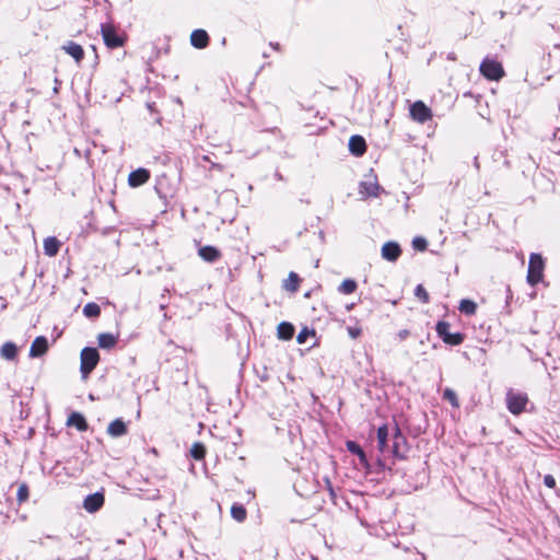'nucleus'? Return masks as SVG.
<instances>
[{"label": "nucleus", "mask_w": 560, "mask_h": 560, "mask_svg": "<svg viewBox=\"0 0 560 560\" xmlns=\"http://www.w3.org/2000/svg\"><path fill=\"white\" fill-rule=\"evenodd\" d=\"M149 177H128V184L132 188L142 186Z\"/></svg>", "instance_id": "33"}, {"label": "nucleus", "mask_w": 560, "mask_h": 560, "mask_svg": "<svg viewBox=\"0 0 560 560\" xmlns=\"http://www.w3.org/2000/svg\"><path fill=\"white\" fill-rule=\"evenodd\" d=\"M0 355L5 360H15L18 357V347L12 341L4 342L0 348Z\"/></svg>", "instance_id": "20"}, {"label": "nucleus", "mask_w": 560, "mask_h": 560, "mask_svg": "<svg viewBox=\"0 0 560 560\" xmlns=\"http://www.w3.org/2000/svg\"><path fill=\"white\" fill-rule=\"evenodd\" d=\"M270 46H271L273 49H278V48H279V44H278V43H276V44L270 43Z\"/></svg>", "instance_id": "45"}, {"label": "nucleus", "mask_w": 560, "mask_h": 560, "mask_svg": "<svg viewBox=\"0 0 560 560\" xmlns=\"http://www.w3.org/2000/svg\"><path fill=\"white\" fill-rule=\"evenodd\" d=\"M162 186V180H159L155 185L156 189H160V187Z\"/></svg>", "instance_id": "46"}, {"label": "nucleus", "mask_w": 560, "mask_h": 560, "mask_svg": "<svg viewBox=\"0 0 560 560\" xmlns=\"http://www.w3.org/2000/svg\"><path fill=\"white\" fill-rule=\"evenodd\" d=\"M61 50H63L67 55L73 58V60L80 65L84 59V49L80 44H77L73 40H68L61 46Z\"/></svg>", "instance_id": "9"}, {"label": "nucleus", "mask_w": 560, "mask_h": 560, "mask_svg": "<svg viewBox=\"0 0 560 560\" xmlns=\"http://www.w3.org/2000/svg\"><path fill=\"white\" fill-rule=\"evenodd\" d=\"M105 502V497L102 492H95L93 494H89L83 501V508L85 511L90 513L97 512Z\"/></svg>", "instance_id": "10"}, {"label": "nucleus", "mask_w": 560, "mask_h": 560, "mask_svg": "<svg viewBox=\"0 0 560 560\" xmlns=\"http://www.w3.org/2000/svg\"><path fill=\"white\" fill-rule=\"evenodd\" d=\"M129 175H137V176H140V175H149V172L144 168H139L137 171H132L130 172Z\"/></svg>", "instance_id": "40"}, {"label": "nucleus", "mask_w": 560, "mask_h": 560, "mask_svg": "<svg viewBox=\"0 0 560 560\" xmlns=\"http://www.w3.org/2000/svg\"><path fill=\"white\" fill-rule=\"evenodd\" d=\"M347 331L349 334V336L352 338V339H355L358 338L360 335H361V328L359 327H348L347 328Z\"/></svg>", "instance_id": "39"}, {"label": "nucleus", "mask_w": 560, "mask_h": 560, "mask_svg": "<svg viewBox=\"0 0 560 560\" xmlns=\"http://www.w3.org/2000/svg\"><path fill=\"white\" fill-rule=\"evenodd\" d=\"M190 43L195 48H206L209 43V35L205 30H195L190 34Z\"/></svg>", "instance_id": "16"}, {"label": "nucleus", "mask_w": 560, "mask_h": 560, "mask_svg": "<svg viewBox=\"0 0 560 560\" xmlns=\"http://www.w3.org/2000/svg\"><path fill=\"white\" fill-rule=\"evenodd\" d=\"M405 443V438L400 433L399 429H396L395 435H394V442L393 445L389 447V453H392L394 456L400 457V444Z\"/></svg>", "instance_id": "22"}, {"label": "nucleus", "mask_w": 560, "mask_h": 560, "mask_svg": "<svg viewBox=\"0 0 560 560\" xmlns=\"http://www.w3.org/2000/svg\"><path fill=\"white\" fill-rule=\"evenodd\" d=\"M359 458H360V462L361 464L363 465H368V459H366V456H365V453L363 452V450L361 451V453L358 454Z\"/></svg>", "instance_id": "42"}, {"label": "nucleus", "mask_w": 560, "mask_h": 560, "mask_svg": "<svg viewBox=\"0 0 560 560\" xmlns=\"http://www.w3.org/2000/svg\"><path fill=\"white\" fill-rule=\"evenodd\" d=\"M231 515L237 522H243L246 518V509L242 504H233L231 508Z\"/></svg>", "instance_id": "27"}, {"label": "nucleus", "mask_w": 560, "mask_h": 560, "mask_svg": "<svg viewBox=\"0 0 560 560\" xmlns=\"http://www.w3.org/2000/svg\"><path fill=\"white\" fill-rule=\"evenodd\" d=\"M327 482H328V486H329V492H330L331 495H334V490H332V488L330 486V482L329 481H327Z\"/></svg>", "instance_id": "47"}, {"label": "nucleus", "mask_w": 560, "mask_h": 560, "mask_svg": "<svg viewBox=\"0 0 560 560\" xmlns=\"http://www.w3.org/2000/svg\"><path fill=\"white\" fill-rule=\"evenodd\" d=\"M30 498V488L25 482L20 483L18 493H16V501L19 505H22L25 503Z\"/></svg>", "instance_id": "26"}, {"label": "nucleus", "mask_w": 560, "mask_h": 560, "mask_svg": "<svg viewBox=\"0 0 560 560\" xmlns=\"http://www.w3.org/2000/svg\"><path fill=\"white\" fill-rule=\"evenodd\" d=\"M211 253H212V262H213L215 260V258L219 257L220 253L214 247H212Z\"/></svg>", "instance_id": "44"}, {"label": "nucleus", "mask_w": 560, "mask_h": 560, "mask_svg": "<svg viewBox=\"0 0 560 560\" xmlns=\"http://www.w3.org/2000/svg\"><path fill=\"white\" fill-rule=\"evenodd\" d=\"M100 32L105 46L109 49L124 47L127 43L128 36L126 33L119 31V28L110 22L101 24Z\"/></svg>", "instance_id": "1"}, {"label": "nucleus", "mask_w": 560, "mask_h": 560, "mask_svg": "<svg viewBox=\"0 0 560 560\" xmlns=\"http://www.w3.org/2000/svg\"><path fill=\"white\" fill-rule=\"evenodd\" d=\"M411 118L420 124H424L432 117V110L422 101H417L410 106Z\"/></svg>", "instance_id": "7"}, {"label": "nucleus", "mask_w": 560, "mask_h": 560, "mask_svg": "<svg viewBox=\"0 0 560 560\" xmlns=\"http://www.w3.org/2000/svg\"><path fill=\"white\" fill-rule=\"evenodd\" d=\"M544 483L546 487L553 489L556 487V479L552 475H546L544 477Z\"/></svg>", "instance_id": "37"}, {"label": "nucleus", "mask_w": 560, "mask_h": 560, "mask_svg": "<svg viewBox=\"0 0 560 560\" xmlns=\"http://www.w3.org/2000/svg\"><path fill=\"white\" fill-rule=\"evenodd\" d=\"M376 178L377 177H370L368 180L360 183L359 194L362 198L376 197L378 195L381 187Z\"/></svg>", "instance_id": "8"}, {"label": "nucleus", "mask_w": 560, "mask_h": 560, "mask_svg": "<svg viewBox=\"0 0 560 560\" xmlns=\"http://www.w3.org/2000/svg\"><path fill=\"white\" fill-rule=\"evenodd\" d=\"M83 314L89 318H96L101 315V307L97 303L90 302L84 305Z\"/></svg>", "instance_id": "25"}, {"label": "nucleus", "mask_w": 560, "mask_h": 560, "mask_svg": "<svg viewBox=\"0 0 560 560\" xmlns=\"http://www.w3.org/2000/svg\"><path fill=\"white\" fill-rule=\"evenodd\" d=\"M347 448L350 453L355 454V455H358L362 451L361 446L353 441L347 442Z\"/></svg>", "instance_id": "36"}, {"label": "nucleus", "mask_w": 560, "mask_h": 560, "mask_svg": "<svg viewBox=\"0 0 560 560\" xmlns=\"http://www.w3.org/2000/svg\"><path fill=\"white\" fill-rule=\"evenodd\" d=\"M277 334L280 339L289 340L293 337L294 327L290 323L282 322L278 325Z\"/></svg>", "instance_id": "21"}, {"label": "nucleus", "mask_w": 560, "mask_h": 560, "mask_svg": "<svg viewBox=\"0 0 560 560\" xmlns=\"http://www.w3.org/2000/svg\"><path fill=\"white\" fill-rule=\"evenodd\" d=\"M545 269V261L541 255L533 253L529 256L527 282L530 285H536L542 280Z\"/></svg>", "instance_id": "3"}, {"label": "nucleus", "mask_w": 560, "mask_h": 560, "mask_svg": "<svg viewBox=\"0 0 560 560\" xmlns=\"http://www.w3.org/2000/svg\"><path fill=\"white\" fill-rule=\"evenodd\" d=\"M349 151L355 155L361 156L366 151V141L362 136L353 135L349 139Z\"/></svg>", "instance_id": "12"}, {"label": "nucleus", "mask_w": 560, "mask_h": 560, "mask_svg": "<svg viewBox=\"0 0 560 560\" xmlns=\"http://www.w3.org/2000/svg\"><path fill=\"white\" fill-rule=\"evenodd\" d=\"M412 245L418 250H424L427 248V241L423 237H416L412 241Z\"/></svg>", "instance_id": "35"}, {"label": "nucleus", "mask_w": 560, "mask_h": 560, "mask_svg": "<svg viewBox=\"0 0 560 560\" xmlns=\"http://www.w3.org/2000/svg\"><path fill=\"white\" fill-rule=\"evenodd\" d=\"M300 283V278L295 272H290L288 279L283 282V288L290 292H296Z\"/></svg>", "instance_id": "23"}, {"label": "nucleus", "mask_w": 560, "mask_h": 560, "mask_svg": "<svg viewBox=\"0 0 560 560\" xmlns=\"http://www.w3.org/2000/svg\"><path fill=\"white\" fill-rule=\"evenodd\" d=\"M128 433V427L122 419L117 418L113 420L107 427V434L112 438H120Z\"/></svg>", "instance_id": "14"}, {"label": "nucleus", "mask_w": 560, "mask_h": 560, "mask_svg": "<svg viewBox=\"0 0 560 560\" xmlns=\"http://www.w3.org/2000/svg\"><path fill=\"white\" fill-rule=\"evenodd\" d=\"M458 310L463 314L474 315L477 311V304L471 300L464 299L460 301Z\"/></svg>", "instance_id": "24"}, {"label": "nucleus", "mask_w": 560, "mask_h": 560, "mask_svg": "<svg viewBox=\"0 0 560 560\" xmlns=\"http://www.w3.org/2000/svg\"><path fill=\"white\" fill-rule=\"evenodd\" d=\"M101 360L100 353L96 348L85 347L80 353V372L83 378L94 371Z\"/></svg>", "instance_id": "2"}, {"label": "nucleus", "mask_w": 560, "mask_h": 560, "mask_svg": "<svg viewBox=\"0 0 560 560\" xmlns=\"http://www.w3.org/2000/svg\"><path fill=\"white\" fill-rule=\"evenodd\" d=\"M415 295L423 303L429 302V294L422 284H418L415 290Z\"/></svg>", "instance_id": "31"}, {"label": "nucleus", "mask_w": 560, "mask_h": 560, "mask_svg": "<svg viewBox=\"0 0 560 560\" xmlns=\"http://www.w3.org/2000/svg\"><path fill=\"white\" fill-rule=\"evenodd\" d=\"M98 347L102 349H113L118 342V335L112 332H101L97 336Z\"/></svg>", "instance_id": "17"}, {"label": "nucleus", "mask_w": 560, "mask_h": 560, "mask_svg": "<svg viewBox=\"0 0 560 560\" xmlns=\"http://www.w3.org/2000/svg\"><path fill=\"white\" fill-rule=\"evenodd\" d=\"M61 243L55 236H49L44 240V253L49 257H54L58 254Z\"/></svg>", "instance_id": "18"}, {"label": "nucleus", "mask_w": 560, "mask_h": 560, "mask_svg": "<svg viewBox=\"0 0 560 560\" xmlns=\"http://www.w3.org/2000/svg\"><path fill=\"white\" fill-rule=\"evenodd\" d=\"M357 290V282L352 279H346L341 282L338 291L342 294H351Z\"/></svg>", "instance_id": "28"}, {"label": "nucleus", "mask_w": 560, "mask_h": 560, "mask_svg": "<svg viewBox=\"0 0 560 560\" xmlns=\"http://www.w3.org/2000/svg\"><path fill=\"white\" fill-rule=\"evenodd\" d=\"M68 427H74L79 432H85L89 424L84 416L80 412L73 411L67 419Z\"/></svg>", "instance_id": "15"}, {"label": "nucleus", "mask_w": 560, "mask_h": 560, "mask_svg": "<svg viewBox=\"0 0 560 560\" xmlns=\"http://www.w3.org/2000/svg\"><path fill=\"white\" fill-rule=\"evenodd\" d=\"M211 167H212V172H218V173L222 172V166L219 163L212 162Z\"/></svg>", "instance_id": "43"}, {"label": "nucleus", "mask_w": 560, "mask_h": 560, "mask_svg": "<svg viewBox=\"0 0 560 560\" xmlns=\"http://www.w3.org/2000/svg\"><path fill=\"white\" fill-rule=\"evenodd\" d=\"M409 330L402 329L397 334V337L399 338V340H404L409 336Z\"/></svg>", "instance_id": "41"}, {"label": "nucleus", "mask_w": 560, "mask_h": 560, "mask_svg": "<svg viewBox=\"0 0 560 560\" xmlns=\"http://www.w3.org/2000/svg\"><path fill=\"white\" fill-rule=\"evenodd\" d=\"M310 335H314V331L308 330L307 328H303L296 336V341L299 343H304Z\"/></svg>", "instance_id": "34"}, {"label": "nucleus", "mask_w": 560, "mask_h": 560, "mask_svg": "<svg viewBox=\"0 0 560 560\" xmlns=\"http://www.w3.org/2000/svg\"><path fill=\"white\" fill-rule=\"evenodd\" d=\"M480 72L488 80L498 81L504 75L502 65L493 59L486 58L480 63Z\"/></svg>", "instance_id": "4"}, {"label": "nucleus", "mask_w": 560, "mask_h": 560, "mask_svg": "<svg viewBox=\"0 0 560 560\" xmlns=\"http://www.w3.org/2000/svg\"><path fill=\"white\" fill-rule=\"evenodd\" d=\"M436 332L447 345L458 346L464 341V335L460 332H451L450 324L446 322H439L436 324Z\"/></svg>", "instance_id": "6"}, {"label": "nucleus", "mask_w": 560, "mask_h": 560, "mask_svg": "<svg viewBox=\"0 0 560 560\" xmlns=\"http://www.w3.org/2000/svg\"><path fill=\"white\" fill-rule=\"evenodd\" d=\"M199 255L206 260L210 261V246H203L199 249Z\"/></svg>", "instance_id": "38"}, {"label": "nucleus", "mask_w": 560, "mask_h": 560, "mask_svg": "<svg viewBox=\"0 0 560 560\" xmlns=\"http://www.w3.org/2000/svg\"><path fill=\"white\" fill-rule=\"evenodd\" d=\"M388 429L386 425H382L377 429V448L381 453H389V446L387 444Z\"/></svg>", "instance_id": "19"}, {"label": "nucleus", "mask_w": 560, "mask_h": 560, "mask_svg": "<svg viewBox=\"0 0 560 560\" xmlns=\"http://www.w3.org/2000/svg\"><path fill=\"white\" fill-rule=\"evenodd\" d=\"M206 446L201 443H195L190 448V455L192 458L200 460L206 456Z\"/></svg>", "instance_id": "29"}, {"label": "nucleus", "mask_w": 560, "mask_h": 560, "mask_svg": "<svg viewBox=\"0 0 560 560\" xmlns=\"http://www.w3.org/2000/svg\"><path fill=\"white\" fill-rule=\"evenodd\" d=\"M443 398L447 401H450V404L453 406V407H458L459 406V402H458V398H457V395L456 393L451 389V388H446L443 393Z\"/></svg>", "instance_id": "30"}, {"label": "nucleus", "mask_w": 560, "mask_h": 560, "mask_svg": "<svg viewBox=\"0 0 560 560\" xmlns=\"http://www.w3.org/2000/svg\"><path fill=\"white\" fill-rule=\"evenodd\" d=\"M48 351V341L44 336L36 337L30 348V357L37 358L44 355Z\"/></svg>", "instance_id": "11"}, {"label": "nucleus", "mask_w": 560, "mask_h": 560, "mask_svg": "<svg viewBox=\"0 0 560 560\" xmlns=\"http://www.w3.org/2000/svg\"><path fill=\"white\" fill-rule=\"evenodd\" d=\"M401 255L399 245L395 242H387L382 246V257L388 261H396Z\"/></svg>", "instance_id": "13"}, {"label": "nucleus", "mask_w": 560, "mask_h": 560, "mask_svg": "<svg viewBox=\"0 0 560 560\" xmlns=\"http://www.w3.org/2000/svg\"><path fill=\"white\" fill-rule=\"evenodd\" d=\"M528 402V397L524 393H516L513 390H509L506 393V406L511 413L520 415L522 413L526 405Z\"/></svg>", "instance_id": "5"}, {"label": "nucleus", "mask_w": 560, "mask_h": 560, "mask_svg": "<svg viewBox=\"0 0 560 560\" xmlns=\"http://www.w3.org/2000/svg\"><path fill=\"white\" fill-rule=\"evenodd\" d=\"M551 150L555 153L560 154V127L556 128V130L553 131Z\"/></svg>", "instance_id": "32"}]
</instances>
